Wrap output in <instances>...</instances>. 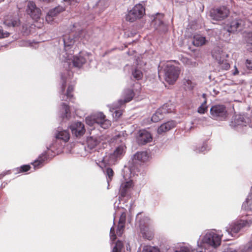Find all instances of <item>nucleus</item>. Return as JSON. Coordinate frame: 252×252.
<instances>
[{"label": "nucleus", "mask_w": 252, "mask_h": 252, "mask_svg": "<svg viewBox=\"0 0 252 252\" xmlns=\"http://www.w3.org/2000/svg\"><path fill=\"white\" fill-rule=\"evenodd\" d=\"M3 24L8 27H15L20 25V21L17 15H10L4 18Z\"/></svg>", "instance_id": "obj_22"}, {"label": "nucleus", "mask_w": 252, "mask_h": 252, "mask_svg": "<svg viewBox=\"0 0 252 252\" xmlns=\"http://www.w3.org/2000/svg\"><path fill=\"white\" fill-rule=\"evenodd\" d=\"M210 117L217 121H224L228 116L226 108L224 105H214L210 109Z\"/></svg>", "instance_id": "obj_5"}, {"label": "nucleus", "mask_w": 252, "mask_h": 252, "mask_svg": "<svg viewBox=\"0 0 252 252\" xmlns=\"http://www.w3.org/2000/svg\"><path fill=\"white\" fill-rule=\"evenodd\" d=\"M148 158V155L147 152H137L132 156V160L133 162L136 160L143 162L146 161Z\"/></svg>", "instance_id": "obj_27"}, {"label": "nucleus", "mask_w": 252, "mask_h": 252, "mask_svg": "<svg viewBox=\"0 0 252 252\" xmlns=\"http://www.w3.org/2000/svg\"><path fill=\"white\" fill-rule=\"evenodd\" d=\"M229 10L225 6L213 8L210 10L211 18L216 21H221L228 16Z\"/></svg>", "instance_id": "obj_10"}, {"label": "nucleus", "mask_w": 252, "mask_h": 252, "mask_svg": "<svg viewBox=\"0 0 252 252\" xmlns=\"http://www.w3.org/2000/svg\"><path fill=\"white\" fill-rule=\"evenodd\" d=\"M126 220V213L125 212H122L121 214L119 222L122 223H125Z\"/></svg>", "instance_id": "obj_46"}, {"label": "nucleus", "mask_w": 252, "mask_h": 252, "mask_svg": "<svg viewBox=\"0 0 252 252\" xmlns=\"http://www.w3.org/2000/svg\"><path fill=\"white\" fill-rule=\"evenodd\" d=\"M64 10V7L60 5L50 9L46 16V21L49 23H52L55 17Z\"/></svg>", "instance_id": "obj_21"}, {"label": "nucleus", "mask_w": 252, "mask_h": 252, "mask_svg": "<svg viewBox=\"0 0 252 252\" xmlns=\"http://www.w3.org/2000/svg\"><path fill=\"white\" fill-rule=\"evenodd\" d=\"M145 11V8L142 4H137L126 14V19L127 21L133 22L137 19L142 18Z\"/></svg>", "instance_id": "obj_6"}, {"label": "nucleus", "mask_w": 252, "mask_h": 252, "mask_svg": "<svg viewBox=\"0 0 252 252\" xmlns=\"http://www.w3.org/2000/svg\"><path fill=\"white\" fill-rule=\"evenodd\" d=\"M123 247V243L120 241H118L115 244L112 252H121V250Z\"/></svg>", "instance_id": "obj_41"}, {"label": "nucleus", "mask_w": 252, "mask_h": 252, "mask_svg": "<svg viewBox=\"0 0 252 252\" xmlns=\"http://www.w3.org/2000/svg\"><path fill=\"white\" fill-rule=\"evenodd\" d=\"M171 112V109L169 108V105L168 104H164L157 109L155 113L153 114L151 121L154 123H157L163 119L166 114Z\"/></svg>", "instance_id": "obj_16"}, {"label": "nucleus", "mask_w": 252, "mask_h": 252, "mask_svg": "<svg viewBox=\"0 0 252 252\" xmlns=\"http://www.w3.org/2000/svg\"><path fill=\"white\" fill-rule=\"evenodd\" d=\"M11 173H13L11 170H7V171H6L5 172L3 173H2L1 174H0V179L1 178H2L3 177H4L5 175L6 174H11Z\"/></svg>", "instance_id": "obj_52"}, {"label": "nucleus", "mask_w": 252, "mask_h": 252, "mask_svg": "<svg viewBox=\"0 0 252 252\" xmlns=\"http://www.w3.org/2000/svg\"><path fill=\"white\" fill-rule=\"evenodd\" d=\"M31 168L29 164H25L20 166V167L15 168L12 169V172L15 174L24 173L28 171Z\"/></svg>", "instance_id": "obj_35"}, {"label": "nucleus", "mask_w": 252, "mask_h": 252, "mask_svg": "<svg viewBox=\"0 0 252 252\" xmlns=\"http://www.w3.org/2000/svg\"><path fill=\"white\" fill-rule=\"evenodd\" d=\"M247 46L252 51V32H250L248 34V37L247 39Z\"/></svg>", "instance_id": "obj_45"}, {"label": "nucleus", "mask_w": 252, "mask_h": 252, "mask_svg": "<svg viewBox=\"0 0 252 252\" xmlns=\"http://www.w3.org/2000/svg\"><path fill=\"white\" fill-rule=\"evenodd\" d=\"M132 183L131 181L126 182L121 184L119 193L122 197L126 196L127 193L130 191L132 187Z\"/></svg>", "instance_id": "obj_25"}, {"label": "nucleus", "mask_w": 252, "mask_h": 252, "mask_svg": "<svg viewBox=\"0 0 252 252\" xmlns=\"http://www.w3.org/2000/svg\"><path fill=\"white\" fill-rule=\"evenodd\" d=\"M105 173H106L107 177H108L107 181L108 184H109V182L111 181L112 177L113 176L114 172H113V170L112 169V168H111L110 167H108L106 169Z\"/></svg>", "instance_id": "obj_42"}, {"label": "nucleus", "mask_w": 252, "mask_h": 252, "mask_svg": "<svg viewBox=\"0 0 252 252\" xmlns=\"http://www.w3.org/2000/svg\"><path fill=\"white\" fill-rule=\"evenodd\" d=\"M136 220L139 222L143 237L149 240H151L153 238V234L152 232L148 231L147 227L150 222L149 217L142 216L141 213H139L136 217Z\"/></svg>", "instance_id": "obj_4"}, {"label": "nucleus", "mask_w": 252, "mask_h": 252, "mask_svg": "<svg viewBox=\"0 0 252 252\" xmlns=\"http://www.w3.org/2000/svg\"><path fill=\"white\" fill-rule=\"evenodd\" d=\"M221 242V236L217 233L216 230L211 229L207 231L200 241H197V246L198 248L203 249L206 246L216 249L220 246Z\"/></svg>", "instance_id": "obj_1"}, {"label": "nucleus", "mask_w": 252, "mask_h": 252, "mask_svg": "<svg viewBox=\"0 0 252 252\" xmlns=\"http://www.w3.org/2000/svg\"><path fill=\"white\" fill-rule=\"evenodd\" d=\"M61 80H62V85L61 89L60 92V99L63 101H67V100L71 101L73 99V95L72 94V92L74 90V87L72 85H70L68 86L66 92L64 93L65 90L66 86L67 80L65 78L63 74H61Z\"/></svg>", "instance_id": "obj_7"}, {"label": "nucleus", "mask_w": 252, "mask_h": 252, "mask_svg": "<svg viewBox=\"0 0 252 252\" xmlns=\"http://www.w3.org/2000/svg\"><path fill=\"white\" fill-rule=\"evenodd\" d=\"M122 106L119 105L118 101L117 103H113L110 107L111 111L113 113V118L116 120L120 118L123 114V110L120 108Z\"/></svg>", "instance_id": "obj_26"}, {"label": "nucleus", "mask_w": 252, "mask_h": 252, "mask_svg": "<svg viewBox=\"0 0 252 252\" xmlns=\"http://www.w3.org/2000/svg\"><path fill=\"white\" fill-rule=\"evenodd\" d=\"M207 110L206 101L205 100L201 105L198 108L197 112L201 114H204Z\"/></svg>", "instance_id": "obj_43"}, {"label": "nucleus", "mask_w": 252, "mask_h": 252, "mask_svg": "<svg viewBox=\"0 0 252 252\" xmlns=\"http://www.w3.org/2000/svg\"><path fill=\"white\" fill-rule=\"evenodd\" d=\"M153 23H155L156 28L157 30L161 31L163 32H166L167 31V27L160 18L156 17L154 19L153 21Z\"/></svg>", "instance_id": "obj_32"}, {"label": "nucleus", "mask_w": 252, "mask_h": 252, "mask_svg": "<svg viewBox=\"0 0 252 252\" xmlns=\"http://www.w3.org/2000/svg\"><path fill=\"white\" fill-rule=\"evenodd\" d=\"M230 67V65H229V64L226 62H225L224 64H223V67L224 68V69L225 70H227L229 69Z\"/></svg>", "instance_id": "obj_53"}, {"label": "nucleus", "mask_w": 252, "mask_h": 252, "mask_svg": "<svg viewBox=\"0 0 252 252\" xmlns=\"http://www.w3.org/2000/svg\"><path fill=\"white\" fill-rule=\"evenodd\" d=\"M132 74L133 77L137 80H139L142 79L143 77V73L141 70L138 68H135L132 71Z\"/></svg>", "instance_id": "obj_38"}, {"label": "nucleus", "mask_w": 252, "mask_h": 252, "mask_svg": "<svg viewBox=\"0 0 252 252\" xmlns=\"http://www.w3.org/2000/svg\"><path fill=\"white\" fill-rule=\"evenodd\" d=\"M72 136L77 138H81L85 133L86 129L84 124L81 122H74L69 126Z\"/></svg>", "instance_id": "obj_15"}, {"label": "nucleus", "mask_w": 252, "mask_h": 252, "mask_svg": "<svg viewBox=\"0 0 252 252\" xmlns=\"http://www.w3.org/2000/svg\"><path fill=\"white\" fill-rule=\"evenodd\" d=\"M242 208L246 211H252V197L248 196L242 205Z\"/></svg>", "instance_id": "obj_36"}, {"label": "nucleus", "mask_w": 252, "mask_h": 252, "mask_svg": "<svg viewBox=\"0 0 252 252\" xmlns=\"http://www.w3.org/2000/svg\"><path fill=\"white\" fill-rule=\"evenodd\" d=\"M126 147L124 145H121L116 147L112 153H111L108 158L107 161L110 164H114L124 155L126 152ZM107 157H106V159Z\"/></svg>", "instance_id": "obj_13"}, {"label": "nucleus", "mask_w": 252, "mask_h": 252, "mask_svg": "<svg viewBox=\"0 0 252 252\" xmlns=\"http://www.w3.org/2000/svg\"><path fill=\"white\" fill-rule=\"evenodd\" d=\"M248 221L244 220H239L232 222L225 227V231L232 237L235 236L240 230L247 225Z\"/></svg>", "instance_id": "obj_12"}, {"label": "nucleus", "mask_w": 252, "mask_h": 252, "mask_svg": "<svg viewBox=\"0 0 252 252\" xmlns=\"http://www.w3.org/2000/svg\"><path fill=\"white\" fill-rule=\"evenodd\" d=\"M140 248H139L137 252H159V250L154 246L145 245L143 247L142 252L140 251Z\"/></svg>", "instance_id": "obj_37"}, {"label": "nucleus", "mask_w": 252, "mask_h": 252, "mask_svg": "<svg viewBox=\"0 0 252 252\" xmlns=\"http://www.w3.org/2000/svg\"><path fill=\"white\" fill-rule=\"evenodd\" d=\"M242 21L239 19H235L228 22V23L224 26L223 32H226L229 35L230 33H233L237 31L240 27Z\"/></svg>", "instance_id": "obj_19"}, {"label": "nucleus", "mask_w": 252, "mask_h": 252, "mask_svg": "<svg viewBox=\"0 0 252 252\" xmlns=\"http://www.w3.org/2000/svg\"><path fill=\"white\" fill-rule=\"evenodd\" d=\"M61 111L62 112L61 117L63 120L65 119L68 120L70 118L71 113L70 112L69 107L66 103L63 102L62 103Z\"/></svg>", "instance_id": "obj_28"}, {"label": "nucleus", "mask_w": 252, "mask_h": 252, "mask_svg": "<svg viewBox=\"0 0 252 252\" xmlns=\"http://www.w3.org/2000/svg\"><path fill=\"white\" fill-rule=\"evenodd\" d=\"M246 66L248 70L252 71V60L247 59L246 61Z\"/></svg>", "instance_id": "obj_48"}, {"label": "nucleus", "mask_w": 252, "mask_h": 252, "mask_svg": "<svg viewBox=\"0 0 252 252\" xmlns=\"http://www.w3.org/2000/svg\"><path fill=\"white\" fill-rule=\"evenodd\" d=\"M213 57L215 59L219 64H223L225 55L222 51L218 50L217 51H214L212 53Z\"/></svg>", "instance_id": "obj_31"}, {"label": "nucleus", "mask_w": 252, "mask_h": 252, "mask_svg": "<svg viewBox=\"0 0 252 252\" xmlns=\"http://www.w3.org/2000/svg\"><path fill=\"white\" fill-rule=\"evenodd\" d=\"M192 252H209V251L207 252L206 249L198 248L196 249V250H193Z\"/></svg>", "instance_id": "obj_51"}, {"label": "nucleus", "mask_w": 252, "mask_h": 252, "mask_svg": "<svg viewBox=\"0 0 252 252\" xmlns=\"http://www.w3.org/2000/svg\"><path fill=\"white\" fill-rule=\"evenodd\" d=\"M184 85L185 88L189 90H192L194 87V84L189 79H184Z\"/></svg>", "instance_id": "obj_40"}, {"label": "nucleus", "mask_w": 252, "mask_h": 252, "mask_svg": "<svg viewBox=\"0 0 252 252\" xmlns=\"http://www.w3.org/2000/svg\"><path fill=\"white\" fill-rule=\"evenodd\" d=\"M205 37L200 34H196L193 36L192 44L195 46H201L206 43Z\"/></svg>", "instance_id": "obj_30"}, {"label": "nucleus", "mask_w": 252, "mask_h": 252, "mask_svg": "<svg viewBox=\"0 0 252 252\" xmlns=\"http://www.w3.org/2000/svg\"><path fill=\"white\" fill-rule=\"evenodd\" d=\"M222 252H237V251L233 248L226 247L224 248Z\"/></svg>", "instance_id": "obj_50"}, {"label": "nucleus", "mask_w": 252, "mask_h": 252, "mask_svg": "<svg viewBox=\"0 0 252 252\" xmlns=\"http://www.w3.org/2000/svg\"><path fill=\"white\" fill-rule=\"evenodd\" d=\"M9 33L7 32H4L2 28L0 27V38L8 37Z\"/></svg>", "instance_id": "obj_47"}, {"label": "nucleus", "mask_w": 252, "mask_h": 252, "mask_svg": "<svg viewBox=\"0 0 252 252\" xmlns=\"http://www.w3.org/2000/svg\"><path fill=\"white\" fill-rule=\"evenodd\" d=\"M210 147L207 144V141H204L201 145H199L196 146L194 149V151L196 153H205V152H207L210 150Z\"/></svg>", "instance_id": "obj_34"}, {"label": "nucleus", "mask_w": 252, "mask_h": 252, "mask_svg": "<svg viewBox=\"0 0 252 252\" xmlns=\"http://www.w3.org/2000/svg\"><path fill=\"white\" fill-rule=\"evenodd\" d=\"M86 123L90 126H94L96 125L104 129H106L111 125L110 121L106 119L105 116L102 112L88 116L86 118Z\"/></svg>", "instance_id": "obj_3"}, {"label": "nucleus", "mask_w": 252, "mask_h": 252, "mask_svg": "<svg viewBox=\"0 0 252 252\" xmlns=\"http://www.w3.org/2000/svg\"><path fill=\"white\" fill-rule=\"evenodd\" d=\"M63 41L64 47L65 51L63 52V57L64 58V59H62V60L64 62V63H67V64L69 63L68 61H69L71 59V53L67 54L66 52L70 48V47L73 45L74 43V38L71 37L69 35H65L63 36Z\"/></svg>", "instance_id": "obj_14"}, {"label": "nucleus", "mask_w": 252, "mask_h": 252, "mask_svg": "<svg viewBox=\"0 0 252 252\" xmlns=\"http://www.w3.org/2000/svg\"><path fill=\"white\" fill-rule=\"evenodd\" d=\"M152 140V136L150 132L146 130H140L137 137V142L140 145H144L151 142Z\"/></svg>", "instance_id": "obj_20"}, {"label": "nucleus", "mask_w": 252, "mask_h": 252, "mask_svg": "<svg viewBox=\"0 0 252 252\" xmlns=\"http://www.w3.org/2000/svg\"><path fill=\"white\" fill-rule=\"evenodd\" d=\"M55 151L52 152L51 150H48L46 148V150L42 152L40 154L37 159H36L33 162H31V164L33 167L34 170L39 169L42 167L46 161L50 159L54 155H50V153L55 154Z\"/></svg>", "instance_id": "obj_8"}, {"label": "nucleus", "mask_w": 252, "mask_h": 252, "mask_svg": "<svg viewBox=\"0 0 252 252\" xmlns=\"http://www.w3.org/2000/svg\"><path fill=\"white\" fill-rule=\"evenodd\" d=\"M238 73H239V71H238V69L237 68V67H236V66H235V71L233 72V74L234 75H236L238 74Z\"/></svg>", "instance_id": "obj_54"}, {"label": "nucleus", "mask_w": 252, "mask_h": 252, "mask_svg": "<svg viewBox=\"0 0 252 252\" xmlns=\"http://www.w3.org/2000/svg\"><path fill=\"white\" fill-rule=\"evenodd\" d=\"M251 121V119L244 115L239 114L234 116L229 124V126L233 128L246 126Z\"/></svg>", "instance_id": "obj_11"}, {"label": "nucleus", "mask_w": 252, "mask_h": 252, "mask_svg": "<svg viewBox=\"0 0 252 252\" xmlns=\"http://www.w3.org/2000/svg\"><path fill=\"white\" fill-rule=\"evenodd\" d=\"M160 16L162 17H163V15H160Z\"/></svg>", "instance_id": "obj_57"}, {"label": "nucleus", "mask_w": 252, "mask_h": 252, "mask_svg": "<svg viewBox=\"0 0 252 252\" xmlns=\"http://www.w3.org/2000/svg\"><path fill=\"white\" fill-rule=\"evenodd\" d=\"M110 239L113 240H115L116 239V236L115 234L114 228L113 227H111V229H110Z\"/></svg>", "instance_id": "obj_49"}, {"label": "nucleus", "mask_w": 252, "mask_h": 252, "mask_svg": "<svg viewBox=\"0 0 252 252\" xmlns=\"http://www.w3.org/2000/svg\"><path fill=\"white\" fill-rule=\"evenodd\" d=\"M248 249L252 250V241L249 244Z\"/></svg>", "instance_id": "obj_55"}, {"label": "nucleus", "mask_w": 252, "mask_h": 252, "mask_svg": "<svg viewBox=\"0 0 252 252\" xmlns=\"http://www.w3.org/2000/svg\"><path fill=\"white\" fill-rule=\"evenodd\" d=\"M205 94H203V97H205Z\"/></svg>", "instance_id": "obj_56"}, {"label": "nucleus", "mask_w": 252, "mask_h": 252, "mask_svg": "<svg viewBox=\"0 0 252 252\" xmlns=\"http://www.w3.org/2000/svg\"><path fill=\"white\" fill-rule=\"evenodd\" d=\"M70 136V133L68 130L58 129L55 132L54 139L51 142L47 143L46 147L48 150H51L52 152L56 151L63 146L61 142H67L69 140Z\"/></svg>", "instance_id": "obj_2"}, {"label": "nucleus", "mask_w": 252, "mask_h": 252, "mask_svg": "<svg viewBox=\"0 0 252 252\" xmlns=\"http://www.w3.org/2000/svg\"><path fill=\"white\" fill-rule=\"evenodd\" d=\"M134 95V93L132 89H125L123 93V99L118 100L119 105H123L125 103L130 101Z\"/></svg>", "instance_id": "obj_23"}, {"label": "nucleus", "mask_w": 252, "mask_h": 252, "mask_svg": "<svg viewBox=\"0 0 252 252\" xmlns=\"http://www.w3.org/2000/svg\"><path fill=\"white\" fill-rule=\"evenodd\" d=\"M99 143V139L97 137L90 136L87 139V144L90 149L94 148Z\"/></svg>", "instance_id": "obj_33"}, {"label": "nucleus", "mask_w": 252, "mask_h": 252, "mask_svg": "<svg viewBox=\"0 0 252 252\" xmlns=\"http://www.w3.org/2000/svg\"><path fill=\"white\" fill-rule=\"evenodd\" d=\"M91 55L90 53L83 54L80 52L78 55L74 56L72 60L74 67L77 68H81L83 65L86 63L87 59Z\"/></svg>", "instance_id": "obj_18"}, {"label": "nucleus", "mask_w": 252, "mask_h": 252, "mask_svg": "<svg viewBox=\"0 0 252 252\" xmlns=\"http://www.w3.org/2000/svg\"><path fill=\"white\" fill-rule=\"evenodd\" d=\"M193 250H196L195 249H192L190 246H182L179 249L175 251L174 252H192ZM162 252H173L172 248L168 246H166L164 250Z\"/></svg>", "instance_id": "obj_29"}, {"label": "nucleus", "mask_w": 252, "mask_h": 252, "mask_svg": "<svg viewBox=\"0 0 252 252\" xmlns=\"http://www.w3.org/2000/svg\"><path fill=\"white\" fill-rule=\"evenodd\" d=\"M183 62L189 67H195L198 65V63L194 61L187 58L183 59Z\"/></svg>", "instance_id": "obj_39"}, {"label": "nucleus", "mask_w": 252, "mask_h": 252, "mask_svg": "<svg viewBox=\"0 0 252 252\" xmlns=\"http://www.w3.org/2000/svg\"><path fill=\"white\" fill-rule=\"evenodd\" d=\"M165 80L169 84H173L179 77L178 67L173 65L167 64L164 70Z\"/></svg>", "instance_id": "obj_9"}, {"label": "nucleus", "mask_w": 252, "mask_h": 252, "mask_svg": "<svg viewBox=\"0 0 252 252\" xmlns=\"http://www.w3.org/2000/svg\"><path fill=\"white\" fill-rule=\"evenodd\" d=\"M26 12L32 19L35 20L39 19L41 14L40 9L37 7L35 3L32 1L28 2Z\"/></svg>", "instance_id": "obj_17"}, {"label": "nucleus", "mask_w": 252, "mask_h": 252, "mask_svg": "<svg viewBox=\"0 0 252 252\" xmlns=\"http://www.w3.org/2000/svg\"><path fill=\"white\" fill-rule=\"evenodd\" d=\"M125 226V223L119 222L116 231V233L118 235L121 236L122 235Z\"/></svg>", "instance_id": "obj_44"}, {"label": "nucleus", "mask_w": 252, "mask_h": 252, "mask_svg": "<svg viewBox=\"0 0 252 252\" xmlns=\"http://www.w3.org/2000/svg\"><path fill=\"white\" fill-rule=\"evenodd\" d=\"M176 125V123L174 121H169L161 125L158 128L157 132L158 134H161L173 128Z\"/></svg>", "instance_id": "obj_24"}]
</instances>
